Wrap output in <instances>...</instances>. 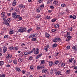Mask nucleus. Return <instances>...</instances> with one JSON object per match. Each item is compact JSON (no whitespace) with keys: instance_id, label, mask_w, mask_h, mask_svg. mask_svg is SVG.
Masks as SVG:
<instances>
[{"instance_id":"nucleus-1","label":"nucleus","mask_w":77,"mask_h":77,"mask_svg":"<svg viewBox=\"0 0 77 77\" xmlns=\"http://www.w3.org/2000/svg\"><path fill=\"white\" fill-rule=\"evenodd\" d=\"M17 13L16 12H14L12 14V17L14 19H17V18H18L19 19V17H20V15H17Z\"/></svg>"},{"instance_id":"nucleus-2","label":"nucleus","mask_w":77,"mask_h":77,"mask_svg":"<svg viewBox=\"0 0 77 77\" xmlns=\"http://www.w3.org/2000/svg\"><path fill=\"white\" fill-rule=\"evenodd\" d=\"M27 31V29L24 27L23 28L19 29V32L23 33V32H25Z\"/></svg>"},{"instance_id":"nucleus-3","label":"nucleus","mask_w":77,"mask_h":77,"mask_svg":"<svg viewBox=\"0 0 77 77\" xmlns=\"http://www.w3.org/2000/svg\"><path fill=\"white\" fill-rule=\"evenodd\" d=\"M12 20V19L11 18H8L6 20V21L5 23V24L7 26H9V23H10L11 21Z\"/></svg>"},{"instance_id":"nucleus-4","label":"nucleus","mask_w":77,"mask_h":77,"mask_svg":"<svg viewBox=\"0 0 77 77\" xmlns=\"http://www.w3.org/2000/svg\"><path fill=\"white\" fill-rule=\"evenodd\" d=\"M36 34H33L30 35L29 36V38H35L36 36Z\"/></svg>"},{"instance_id":"nucleus-5","label":"nucleus","mask_w":77,"mask_h":77,"mask_svg":"<svg viewBox=\"0 0 77 77\" xmlns=\"http://www.w3.org/2000/svg\"><path fill=\"white\" fill-rule=\"evenodd\" d=\"M39 53V49L38 48H36V50H35L34 51V54H38Z\"/></svg>"},{"instance_id":"nucleus-6","label":"nucleus","mask_w":77,"mask_h":77,"mask_svg":"<svg viewBox=\"0 0 77 77\" xmlns=\"http://www.w3.org/2000/svg\"><path fill=\"white\" fill-rule=\"evenodd\" d=\"M17 3V1L15 0H14V1H13V3L12 4V5L13 6H15V5H16Z\"/></svg>"},{"instance_id":"nucleus-7","label":"nucleus","mask_w":77,"mask_h":77,"mask_svg":"<svg viewBox=\"0 0 77 77\" xmlns=\"http://www.w3.org/2000/svg\"><path fill=\"white\" fill-rule=\"evenodd\" d=\"M19 8H23L24 9V8H25V6L24 5H19Z\"/></svg>"},{"instance_id":"nucleus-8","label":"nucleus","mask_w":77,"mask_h":77,"mask_svg":"<svg viewBox=\"0 0 77 77\" xmlns=\"http://www.w3.org/2000/svg\"><path fill=\"white\" fill-rule=\"evenodd\" d=\"M14 30L12 29H11L10 31L9 34H10V35H12V34H14Z\"/></svg>"},{"instance_id":"nucleus-9","label":"nucleus","mask_w":77,"mask_h":77,"mask_svg":"<svg viewBox=\"0 0 77 77\" xmlns=\"http://www.w3.org/2000/svg\"><path fill=\"white\" fill-rule=\"evenodd\" d=\"M18 62L21 63L23 62V58H19L18 60Z\"/></svg>"},{"instance_id":"nucleus-10","label":"nucleus","mask_w":77,"mask_h":77,"mask_svg":"<svg viewBox=\"0 0 77 77\" xmlns=\"http://www.w3.org/2000/svg\"><path fill=\"white\" fill-rule=\"evenodd\" d=\"M46 37L47 38H50V35L46 33Z\"/></svg>"},{"instance_id":"nucleus-11","label":"nucleus","mask_w":77,"mask_h":77,"mask_svg":"<svg viewBox=\"0 0 77 77\" xmlns=\"http://www.w3.org/2000/svg\"><path fill=\"white\" fill-rule=\"evenodd\" d=\"M47 72V69H44L42 71V72L43 73H45Z\"/></svg>"},{"instance_id":"nucleus-12","label":"nucleus","mask_w":77,"mask_h":77,"mask_svg":"<svg viewBox=\"0 0 77 77\" xmlns=\"http://www.w3.org/2000/svg\"><path fill=\"white\" fill-rule=\"evenodd\" d=\"M12 57V55H8L6 57V59H10V58H11Z\"/></svg>"},{"instance_id":"nucleus-13","label":"nucleus","mask_w":77,"mask_h":77,"mask_svg":"<svg viewBox=\"0 0 77 77\" xmlns=\"http://www.w3.org/2000/svg\"><path fill=\"white\" fill-rule=\"evenodd\" d=\"M7 51V48H4L3 49V53H6Z\"/></svg>"},{"instance_id":"nucleus-14","label":"nucleus","mask_w":77,"mask_h":77,"mask_svg":"<svg viewBox=\"0 0 77 77\" xmlns=\"http://www.w3.org/2000/svg\"><path fill=\"white\" fill-rule=\"evenodd\" d=\"M15 69L16 70V71H17L18 72H20L21 71V70H20V68L18 67L16 68Z\"/></svg>"},{"instance_id":"nucleus-15","label":"nucleus","mask_w":77,"mask_h":77,"mask_svg":"<svg viewBox=\"0 0 77 77\" xmlns=\"http://www.w3.org/2000/svg\"><path fill=\"white\" fill-rule=\"evenodd\" d=\"M41 56H42V54H39L38 55H37V56L36 57V59H38V58H39V57H40Z\"/></svg>"},{"instance_id":"nucleus-16","label":"nucleus","mask_w":77,"mask_h":77,"mask_svg":"<svg viewBox=\"0 0 77 77\" xmlns=\"http://www.w3.org/2000/svg\"><path fill=\"white\" fill-rule=\"evenodd\" d=\"M4 16H5V13L2 12L1 14V17H4Z\"/></svg>"},{"instance_id":"nucleus-17","label":"nucleus","mask_w":77,"mask_h":77,"mask_svg":"<svg viewBox=\"0 0 77 77\" xmlns=\"http://www.w3.org/2000/svg\"><path fill=\"white\" fill-rule=\"evenodd\" d=\"M49 66H51L52 65H53V61H50L49 62Z\"/></svg>"},{"instance_id":"nucleus-18","label":"nucleus","mask_w":77,"mask_h":77,"mask_svg":"<svg viewBox=\"0 0 77 77\" xmlns=\"http://www.w3.org/2000/svg\"><path fill=\"white\" fill-rule=\"evenodd\" d=\"M59 25L57 24H55L54 26V27L55 28H59Z\"/></svg>"},{"instance_id":"nucleus-19","label":"nucleus","mask_w":77,"mask_h":77,"mask_svg":"<svg viewBox=\"0 0 77 77\" xmlns=\"http://www.w3.org/2000/svg\"><path fill=\"white\" fill-rule=\"evenodd\" d=\"M48 46H45V50L46 51H48Z\"/></svg>"},{"instance_id":"nucleus-20","label":"nucleus","mask_w":77,"mask_h":77,"mask_svg":"<svg viewBox=\"0 0 77 77\" xmlns=\"http://www.w3.org/2000/svg\"><path fill=\"white\" fill-rule=\"evenodd\" d=\"M23 53H24L25 55H28L29 54V52H23Z\"/></svg>"},{"instance_id":"nucleus-21","label":"nucleus","mask_w":77,"mask_h":77,"mask_svg":"<svg viewBox=\"0 0 77 77\" xmlns=\"http://www.w3.org/2000/svg\"><path fill=\"white\" fill-rule=\"evenodd\" d=\"M3 64H4V62L3 61L0 62V66H3Z\"/></svg>"},{"instance_id":"nucleus-22","label":"nucleus","mask_w":77,"mask_h":77,"mask_svg":"<svg viewBox=\"0 0 77 77\" xmlns=\"http://www.w3.org/2000/svg\"><path fill=\"white\" fill-rule=\"evenodd\" d=\"M36 50V49L34 48L33 49V50H32L30 52L29 51V54H31L32 53H33V50Z\"/></svg>"},{"instance_id":"nucleus-23","label":"nucleus","mask_w":77,"mask_h":77,"mask_svg":"<svg viewBox=\"0 0 77 77\" xmlns=\"http://www.w3.org/2000/svg\"><path fill=\"white\" fill-rule=\"evenodd\" d=\"M58 63H59V60H57L54 63V65H57V64Z\"/></svg>"},{"instance_id":"nucleus-24","label":"nucleus","mask_w":77,"mask_h":77,"mask_svg":"<svg viewBox=\"0 0 77 77\" xmlns=\"http://www.w3.org/2000/svg\"><path fill=\"white\" fill-rule=\"evenodd\" d=\"M18 47H15L13 48L14 50H18Z\"/></svg>"},{"instance_id":"nucleus-25","label":"nucleus","mask_w":77,"mask_h":77,"mask_svg":"<svg viewBox=\"0 0 77 77\" xmlns=\"http://www.w3.org/2000/svg\"><path fill=\"white\" fill-rule=\"evenodd\" d=\"M60 73H61V72L60 71H58L56 73V75H59Z\"/></svg>"},{"instance_id":"nucleus-26","label":"nucleus","mask_w":77,"mask_h":77,"mask_svg":"<svg viewBox=\"0 0 77 77\" xmlns=\"http://www.w3.org/2000/svg\"><path fill=\"white\" fill-rule=\"evenodd\" d=\"M57 41V38H55L54 39L53 42H56Z\"/></svg>"},{"instance_id":"nucleus-27","label":"nucleus","mask_w":77,"mask_h":77,"mask_svg":"<svg viewBox=\"0 0 77 77\" xmlns=\"http://www.w3.org/2000/svg\"><path fill=\"white\" fill-rule=\"evenodd\" d=\"M56 21V19L54 18L51 21L52 23H54V22H55V21Z\"/></svg>"},{"instance_id":"nucleus-28","label":"nucleus","mask_w":77,"mask_h":77,"mask_svg":"<svg viewBox=\"0 0 77 77\" xmlns=\"http://www.w3.org/2000/svg\"><path fill=\"white\" fill-rule=\"evenodd\" d=\"M32 30V29H28L27 31V33H30V32L31 31V30Z\"/></svg>"},{"instance_id":"nucleus-29","label":"nucleus","mask_w":77,"mask_h":77,"mask_svg":"<svg viewBox=\"0 0 77 77\" xmlns=\"http://www.w3.org/2000/svg\"><path fill=\"white\" fill-rule=\"evenodd\" d=\"M57 44L55 43L53 45V47H57Z\"/></svg>"},{"instance_id":"nucleus-30","label":"nucleus","mask_w":77,"mask_h":77,"mask_svg":"<svg viewBox=\"0 0 77 77\" xmlns=\"http://www.w3.org/2000/svg\"><path fill=\"white\" fill-rule=\"evenodd\" d=\"M41 64H44L45 63V62L44 60H41Z\"/></svg>"},{"instance_id":"nucleus-31","label":"nucleus","mask_w":77,"mask_h":77,"mask_svg":"<svg viewBox=\"0 0 77 77\" xmlns=\"http://www.w3.org/2000/svg\"><path fill=\"white\" fill-rule=\"evenodd\" d=\"M70 72H71L70 71V70H67L66 72V74H69V73H70Z\"/></svg>"},{"instance_id":"nucleus-32","label":"nucleus","mask_w":77,"mask_h":77,"mask_svg":"<svg viewBox=\"0 0 77 77\" xmlns=\"http://www.w3.org/2000/svg\"><path fill=\"white\" fill-rule=\"evenodd\" d=\"M18 9H17V8H15V11H16V12H18V13H20V11H18Z\"/></svg>"},{"instance_id":"nucleus-33","label":"nucleus","mask_w":77,"mask_h":77,"mask_svg":"<svg viewBox=\"0 0 77 77\" xmlns=\"http://www.w3.org/2000/svg\"><path fill=\"white\" fill-rule=\"evenodd\" d=\"M13 63L17 65V61L15 60H13Z\"/></svg>"},{"instance_id":"nucleus-34","label":"nucleus","mask_w":77,"mask_h":77,"mask_svg":"<svg viewBox=\"0 0 77 77\" xmlns=\"http://www.w3.org/2000/svg\"><path fill=\"white\" fill-rule=\"evenodd\" d=\"M72 48L73 50H75V49H77V48L76 47H75V46H73L72 47Z\"/></svg>"},{"instance_id":"nucleus-35","label":"nucleus","mask_w":77,"mask_h":77,"mask_svg":"<svg viewBox=\"0 0 77 77\" xmlns=\"http://www.w3.org/2000/svg\"><path fill=\"white\" fill-rule=\"evenodd\" d=\"M14 49V47L13 46L9 48V49L10 50H12V49Z\"/></svg>"},{"instance_id":"nucleus-36","label":"nucleus","mask_w":77,"mask_h":77,"mask_svg":"<svg viewBox=\"0 0 77 77\" xmlns=\"http://www.w3.org/2000/svg\"><path fill=\"white\" fill-rule=\"evenodd\" d=\"M32 41H36V38H32Z\"/></svg>"},{"instance_id":"nucleus-37","label":"nucleus","mask_w":77,"mask_h":77,"mask_svg":"<svg viewBox=\"0 0 77 77\" xmlns=\"http://www.w3.org/2000/svg\"><path fill=\"white\" fill-rule=\"evenodd\" d=\"M67 38H69V39H71L72 37L71 36H70V35H69L68 36Z\"/></svg>"},{"instance_id":"nucleus-38","label":"nucleus","mask_w":77,"mask_h":77,"mask_svg":"<svg viewBox=\"0 0 77 77\" xmlns=\"http://www.w3.org/2000/svg\"><path fill=\"white\" fill-rule=\"evenodd\" d=\"M61 6L63 7H65V6H66V5L65 4H63L61 5Z\"/></svg>"},{"instance_id":"nucleus-39","label":"nucleus","mask_w":77,"mask_h":77,"mask_svg":"<svg viewBox=\"0 0 77 77\" xmlns=\"http://www.w3.org/2000/svg\"><path fill=\"white\" fill-rule=\"evenodd\" d=\"M51 31L52 32H55L56 31V30L55 29H52Z\"/></svg>"},{"instance_id":"nucleus-40","label":"nucleus","mask_w":77,"mask_h":77,"mask_svg":"<svg viewBox=\"0 0 77 77\" xmlns=\"http://www.w3.org/2000/svg\"><path fill=\"white\" fill-rule=\"evenodd\" d=\"M65 65V63H63L61 64L62 66H64Z\"/></svg>"},{"instance_id":"nucleus-41","label":"nucleus","mask_w":77,"mask_h":77,"mask_svg":"<svg viewBox=\"0 0 77 77\" xmlns=\"http://www.w3.org/2000/svg\"><path fill=\"white\" fill-rule=\"evenodd\" d=\"M32 59H33V57H31L29 58V60H32Z\"/></svg>"},{"instance_id":"nucleus-42","label":"nucleus","mask_w":77,"mask_h":77,"mask_svg":"<svg viewBox=\"0 0 77 77\" xmlns=\"http://www.w3.org/2000/svg\"><path fill=\"white\" fill-rule=\"evenodd\" d=\"M39 3H41L42 2H43V0H38V1Z\"/></svg>"},{"instance_id":"nucleus-43","label":"nucleus","mask_w":77,"mask_h":77,"mask_svg":"<svg viewBox=\"0 0 77 77\" xmlns=\"http://www.w3.org/2000/svg\"><path fill=\"white\" fill-rule=\"evenodd\" d=\"M37 69H41V66H37Z\"/></svg>"},{"instance_id":"nucleus-44","label":"nucleus","mask_w":77,"mask_h":77,"mask_svg":"<svg viewBox=\"0 0 77 77\" xmlns=\"http://www.w3.org/2000/svg\"><path fill=\"white\" fill-rule=\"evenodd\" d=\"M46 18H47V19H51L50 17L49 16H48L46 17Z\"/></svg>"},{"instance_id":"nucleus-45","label":"nucleus","mask_w":77,"mask_h":77,"mask_svg":"<svg viewBox=\"0 0 77 77\" xmlns=\"http://www.w3.org/2000/svg\"><path fill=\"white\" fill-rule=\"evenodd\" d=\"M8 36L7 35H5L4 36L5 38H8Z\"/></svg>"},{"instance_id":"nucleus-46","label":"nucleus","mask_w":77,"mask_h":77,"mask_svg":"<svg viewBox=\"0 0 77 77\" xmlns=\"http://www.w3.org/2000/svg\"><path fill=\"white\" fill-rule=\"evenodd\" d=\"M66 48H67V49H70V46H68Z\"/></svg>"},{"instance_id":"nucleus-47","label":"nucleus","mask_w":77,"mask_h":77,"mask_svg":"<svg viewBox=\"0 0 77 77\" xmlns=\"http://www.w3.org/2000/svg\"><path fill=\"white\" fill-rule=\"evenodd\" d=\"M57 70H58V69H54V71H55V72H56V71H57Z\"/></svg>"},{"instance_id":"nucleus-48","label":"nucleus","mask_w":77,"mask_h":77,"mask_svg":"<svg viewBox=\"0 0 77 77\" xmlns=\"http://www.w3.org/2000/svg\"><path fill=\"white\" fill-rule=\"evenodd\" d=\"M44 68V65L40 66V68H41V69H42V68Z\"/></svg>"},{"instance_id":"nucleus-49","label":"nucleus","mask_w":77,"mask_h":77,"mask_svg":"<svg viewBox=\"0 0 77 77\" xmlns=\"http://www.w3.org/2000/svg\"><path fill=\"white\" fill-rule=\"evenodd\" d=\"M72 62V58L70 59L69 60V62Z\"/></svg>"},{"instance_id":"nucleus-50","label":"nucleus","mask_w":77,"mask_h":77,"mask_svg":"<svg viewBox=\"0 0 77 77\" xmlns=\"http://www.w3.org/2000/svg\"><path fill=\"white\" fill-rule=\"evenodd\" d=\"M25 45H26L24 43H22L21 45V46L22 47H24V46H25Z\"/></svg>"},{"instance_id":"nucleus-51","label":"nucleus","mask_w":77,"mask_h":77,"mask_svg":"<svg viewBox=\"0 0 77 77\" xmlns=\"http://www.w3.org/2000/svg\"><path fill=\"white\" fill-rule=\"evenodd\" d=\"M44 7V5H42L40 6V7L41 8H43Z\"/></svg>"},{"instance_id":"nucleus-52","label":"nucleus","mask_w":77,"mask_h":77,"mask_svg":"<svg viewBox=\"0 0 77 77\" xmlns=\"http://www.w3.org/2000/svg\"><path fill=\"white\" fill-rule=\"evenodd\" d=\"M54 3L56 4V5H57V1H54Z\"/></svg>"},{"instance_id":"nucleus-53","label":"nucleus","mask_w":77,"mask_h":77,"mask_svg":"<svg viewBox=\"0 0 77 77\" xmlns=\"http://www.w3.org/2000/svg\"><path fill=\"white\" fill-rule=\"evenodd\" d=\"M30 69L31 70H33V67H32V66H31L30 67Z\"/></svg>"},{"instance_id":"nucleus-54","label":"nucleus","mask_w":77,"mask_h":77,"mask_svg":"<svg viewBox=\"0 0 77 77\" xmlns=\"http://www.w3.org/2000/svg\"><path fill=\"white\" fill-rule=\"evenodd\" d=\"M19 20H21L22 19H23V18L22 17H20L19 18V19H18Z\"/></svg>"},{"instance_id":"nucleus-55","label":"nucleus","mask_w":77,"mask_h":77,"mask_svg":"<svg viewBox=\"0 0 77 77\" xmlns=\"http://www.w3.org/2000/svg\"><path fill=\"white\" fill-rule=\"evenodd\" d=\"M5 77V75H2L1 77Z\"/></svg>"},{"instance_id":"nucleus-56","label":"nucleus","mask_w":77,"mask_h":77,"mask_svg":"<svg viewBox=\"0 0 77 77\" xmlns=\"http://www.w3.org/2000/svg\"><path fill=\"white\" fill-rule=\"evenodd\" d=\"M70 18H73V16L71 15L69 16Z\"/></svg>"},{"instance_id":"nucleus-57","label":"nucleus","mask_w":77,"mask_h":77,"mask_svg":"<svg viewBox=\"0 0 77 77\" xmlns=\"http://www.w3.org/2000/svg\"><path fill=\"white\" fill-rule=\"evenodd\" d=\"M69 30H70V31H72V28L71 27L69 28Z\"/></svg>"},{"instance_id":"nucleus-58","label":"nucleus","mask_w":77,"mask_h":77,"mask_svg":"<svg viewBox=\"0 0 77 77\" xmlns=\"http://www.w3.org/2000/svg\"><path fill=\"white\" fill-rule=\"evenodd\" d=\"M11 14V13H8L7 14V15H8V16H10Z\"/></svg>"},{"instance_id":"nucleus-59","label":"nucleus","mask_w":77,"mask_h":77,"mask_svg":"<svg viewBox=\"0 0 77 77\" xmlns=\"http://www.w3.org/2000/svg\"><path fill=\"white\" fill-rule=\"evenodd\" d=\"M66 41H70V40L69 38H67Z\"/></svg>"},{"instance_id":"nucleus-60","label":"nucleus","mask_w":77,"mask_h":77,"mask_svg":"<svg viewBox=\"0 0 77 77\" xmlns=\"http://www.w3.org/2000/svg\"><path fill=\"white\" fill-rule=\"evenodd\" d=\"M37 12H40V10H39V9H37Z\"/></svg>"},{"instance_id":"nucleus-61","label":"nucleus","mask_w":77,"mask_h":77,"mask_svg":"<svg viewBox=\"0 0 77 77\" xmlns=\"http://www.w3.org/2000/svg\"><path fill=\"white\" fill-rule=\"evenodd\" d=\"M57 41H58V42H59V41H60V38H57Z\"/></svg>"},{"instance_id":"nucleus-62","label":"nucleus","mask_w":77,"mask_h":77,"mask_svg":"<svg viewBox=\"0 0 77 77\" xmlns=\"http://www.w3.org/2000/svg\"><path fill=\"white\" fill-rule=\"evenodd\" d=\"M70 35V32H68L67 33V36H68V35Z\"/></svg>"},{"instance_id":"nucleus-63","label":"nucleus","mask_w":77,"mask_h":77,"mask_svg":"<svg viewBox=\"0 0 77 77\" xmlns=\"http://www.w3.org/2000/svg\"><path fill=\"white\" fill-rule=\"evenodd\" d=\"M50 8L51 9H53V8H54V7L53 6H51L50 7Z\"/></svg>"},{"instance_id":"nucleus-64","label":"nucleus","mask_w":77,"mask_h":77,"mask_svg":"<svg viewBox=\"0 0 77 77\" xmlns=\"http://www.w3.org/2000/svg\"><path fill=\"white\" fill-rule=\"evenodd\" d=\"M50 73H51V74H53V71L52 70L50 72Z\"/></svg>"}]
</instances>
